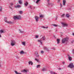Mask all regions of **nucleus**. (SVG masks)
<instances>
[{"label":"nucleus","instance_id":"nucleus-19","mask_svg":"<svg viewBox=\"0 0 74 74\" xmlns=\"http://www.w3.org/2000/svg\"><path fill=\"white\" fill-rule=\"evenodd\" d=\"M57 44H59L60 42V39H57Z\"/></svg>","mask_w":74,"mask_h":74},{"label":"nucleus","instance_id":"nucleus-26","mask_svg":"<svg viewBox=\"0 0 74 74\" xmlns=\"http://www.w3.org/2000/svg\"><path fill=\"white\" fill-rule=\"evenodd\" d=\"M65 16V14H63L61 15V17L62 18H64V17Z\"/></svg>","mask_w":74,"mask_h":74},{"label":"nucleus","instance_id":"nucleus-27","mask_svg":"<svg viewBox=\"0 0 74 74\" xmlns=\"http://www.w3.org/2000/svg\"><path fill=\"white\" fill-rule=\"evenodd\" d=\"M22 44H23V45H26V44L25 43V42H22Z\"/></svg>","mask_w":74,"mask_h":74},{"label":"nucleus","instance_id":"nucleus-32","mask_svg":"<svg viewBox=\"0 0 74 74\" xmlns=\"http://www.w3.org/2000/svg\"><path fill=\"white\" fill-rule=\"evenodd\" d=\"M15 7H16V8H19V7H21V5H18L16 6Z\"/></svg>","mask_w":74,"mask_h":74},{"label":"nucleus","instance_id":"nucleus-23","mask_svg":"<svg viewBox=\"0 0 74 74\" xmlns=\"http://www.w3.org/2000/svg\"><path fill=\"white\" fill-rule=\"evenodd\" d=\"M20 53L21 54H23L24 53H25V52H24L23 51H21L20 52Z\"/></svg>","mask_w":74,"mask_h":74},{"label":"nucleus","instance_id":"nucleus-17","mask_svg":"<svg viewBox=\"0 0 74 74\" xmlns=\"http://www.w3.org/2000/svg\"><path fill=\"white\" fill-rule=\"evenodd\" d=\"M7 23H8V24H11L12 23V22L11 21H7Z\"/></svg>","mask_w":74,"mask_h":74},{"label":"nucleus","instance_id":"nucleus-9","mask_svg":"<svg viewBox=\"0 0 74 74\" xmlns=\"http://www.w3.org/2000/svg\"><path fill=\"white\" fill-rule=\"evenodd\" d=\"M62 25H63V26H64L67 27V26H68V25L67 24L64 23H62Z\"/></svg>","mask_w":74,"mask_h":74},{"label":"nucleus","instance_id":"nucleus-35","mask_svg":"<svg viewBox=\"0 0 74 74\" xmlns=\"http://www.w3.org/2000/svg\"><path fill=\"white\" fill-rule=\"evenodd\" d=\"M10 4L11 6H12L13 5H14V4H13V3H10Z\"/></svg>","mask_w":74,"mask_h":74},{"label":"nucleus","instance_id":"nucleus-53","mask_svg":"<svg viewBox=\"0 0 74 74\" xmlns=\"http://www.w3.org/2000/svg\"><path fill=\"white\" fill-rule=\"evenodd\" d=\"M72 34L74 36V33H73V34Z\"/></svg>","mask_w":74,"mask_h":74},{"label":"nucleus","instance_id":"nucleus-24","mask_svg":"<svg viewBox=\"0 0 74 74\" xmlns=\"http://www.w3.org/2000/svg\"><path fill=\"white\" fill-rule=\"evenodd\" d=\"M40 66H41V65H38L36 66V68L37 69H38V68H40Z\"/></svg>","mask_w":74,"mask_h":74},{"label":"nucleus","instance_id":"nucleus-25","mask_svg":"<svg viewBox=\"0 0 74 74\" xmlns=\"http://www.w3.org/2000/svg\"><path fill=\"white\" fill-rule=\"evenodd\" d=\"M4 33V31L3 30H0V33L1 34V33Z\"/></svg>","mask_w":74,"mask_h":74},{"label":"nucleus","instance_id":"nucleus-16","mask_svg":"<svg viewBox=\"0 0 74 74\" xmlns=\"http://www.w3.org/2000/svg\"><path fill=\"white\" fill-rule=\"evenodd\" d=\"M7 18L6 17H5V18L4 19V21L5 22H7Z\"/></svg>","mask_w":74,"mask_h":74},{"label":"nucleus","instance_id":"nucleus-45","mask_svg":"<svg viewBox=\"0 0 74 74\" xmlns=\"http://www.w3.org/2000/svg\"><path fill=\"white\" fill-rule=\"evenodd\" d=\"M47 3H49V1H50V0H47Z\"/></svg>","mask_w":74,"mask_h":74},{"label":"nucleus","instance_id":"nucleus-55","mask_svg":"<svg viewBox=\"0 0 74 74\" xmlns=\"http://www.w3.org/2000/svg\"><path fill=\"white\" fill-rule=\"evenodd\" d=\"M57 18H58V17H56V20L57 19Z\"/></svg>","mask_w":74,"mask_h":74},{"label":"nucleus","instance_id":"nucleus-11","mask_svg":"<svg viewBox=\"0 0 74 74\" xmlns=\"http://www.w3.org/2000/svg\"><path fill=\"white\" fill-rule=\"evenodd\" d=\"M28 71V70H26L25 69H24L22 71V72H23V73H27V72Z\"/></svg>","mask_w":74,"mask_h":74},{"label":"nucleus","instance_id":"nucleus-13","mask_svg":"<svg viewBox=\"0 0 74 74\" xmlns=\"http://www.w3.org/2000/svg\"><path fill=\"white\" fill-rule=\"evenodd\" d=\"M44 49H45V50H46V51H49V49H48V48H47L46 47H44Z\"/></svg>","mask_w":74,"mask_h":74},{"label":"nucleus","instance_id":"nucleus-33","mask_svg":"<svg viewBox=\"0 0 74 74\" xmlns=\"http://www.w3.org/2000/svg\"><path fill=\"white\" fill-rule=\"evenodd\" d=\"M40 18H43L44 16L43 15H40Z\"/></svg>","mask_w":74,"mask_h":74},{"label":"nucleus","instance_id":"nucleus-29","mask_svg":"<svg viewBox=\"0 0 74 74\" xmlns=\"http://www.w3.org/2000/svg\"><path fill=\"white\" fill-rule=\"evenodd\" d=\"M40 0H37V1H36V4H38V3H39V1H40Z\"/></svg>","mask_w":74,"mask_h":74},{"label":"nucleus","instance_id":"nucleus-48","mask_svg":"<svg viewBox=\"0 0 74 74\" xmlns=\"http://www.w3.org/2000/svg\"><path fill=\"white\" fill-rule=\"evenodd\" d=\"M53 74H57V73H55V72H54L53 73Z\"/></svg>","mask_w":74,"mask_h":74},{"label":"nucleus","instance_id":"nucleus-49","mask_svg":"<svg viewBox=\"0 0 74 74\" xmlns=\"http://www.w3.org/2000/svg\"><path fill=\"white\" fill-rule=\"evenodd\" d=\"M9 8H11V9H12V8H11V7L10 6H9Z\"/></svg>","mask_w":74,"mask_h":74},{"label":"nucleus","instance_id":"nucleus-1","mask_svg":"<svg viewBox=\"0 0 74 74\" xmlns=\"http://www.w3.org/2000/svg\"><path fill=\"white\" fill-rule=\"evenodd\" d=\"M69 39V38L68 37H66L65 38H63L62 40V44H65L66 42H68Z\"/></svg>","mask_w":74,"mask_h":74},{"label":"nucleus","instance_id":"nucleus-6","mask_svg":"<svg viewBox=\"0 0 74 74\" xmlns=\"http://www.w3.org/2000/svg\"><path fill=\"white\" fill-rule=\"evenodd\" d=\"M35 55L36 57V58H38L40 57V55H39V54L38 53L37 51H36L35 52Z\"/></svg>","mask_w":74,"mask_h":74},{"label":"nucleus","instance_id":"nucleus-42","mask_svg":"<svg viewBox=\"0 0 74 74\" xmlns=\"http://www.w3.org/2000/svg\"><path fill=\"white\" fill-rule=\"evenodd\" d=\"M29 8H30L31 9H32V6H30L29 7Z\"/></svg>","mask_w":74,"mask_h":74},{"label":"nucleus","instance_id":"nucleus-28","mask_svg":"<svg viewBox=\"0 0 74 74\" xmlns=\"http://www.w3.org/2000/svg\"><path fill=\"white\" fill-rule=\"evenodd\" d=\"M19 13L20 14H22L23 13V11H19Z\"/></svg>","mask_w":74,"mask_h":74},{"label":"nucleus","instance_id":"nucleus-57","mask_svg":"<svg viewBox=\"0 0 74 74\" xmlns=\"http://www.w3.org/2000/svg\"><path fill=\"white\" fill-rule=\"evenodd\" d=\"M1 0H0V1H1Z\"/></svg>","mask_w":74,"mask_h":74},{"label":"nucleus","instance_id":"nucleus-21","mask_svg":"<svg viewBox=\"0 0 74 74\" xmlns=\"http://www.w3.org/2000/svg\"><path fill=\"white\" fill-rule=\"evenodd\" d=\"M42 71H47V69L45 68H43L42 69Z\"/></svg>","mask_w":74,"mask_h":74},{"label":"nucleus","instance_id":"nucleus-18","mask_svg":"<svg viewBox=\"0 0 74 74\" xmlns=\"http://www.w3.org/2000/svg\"><path fill=\"white\" fill-rule=\"evenodd\" d=\"M41 27H42V28H43L44 29H48V27H45L44 26H42Z\"/></svg>","mask_w":74,"mask_h":74},{"label":"nucleus","instance_id":"nucleus-8","mask_svg":"<svg viewBox=\"0 0 74 74\" xmlns=\"http://www.w3.org/2000/svg\"><path fill=\"white\" fill-rule=\"evenodd\" d=\"M68 56L69 60V61H71L72 60V57L70 56L69 55H68Z\"/></svg>","mask_w":74,"mask_h":74},{"label":"nucleus","instance_id":"nucleus-50","mask_svg":"<svg viewBox=\"0 0 74 74\" xmlns=\"http://www.w3.org/2000/svg\"><path fill=\"white\" fill-rule=\"evenodd\" d=\"M1 34H0V38H1Z\"/></svg>","mask_w":74,"mask_h":74},{"label":"nucleus","instance_id":"nucleus-41","mask_svg":"<svg viewBox=\"0 0 74 74\" xmlns=\"http://www.w3.org/2000/svg\"><path fill=\"white\" fill-rule=\"evenodd\" d=\"M41 53L42 54V53H44V51H41Z\"/></svg>","mask_w":74,"mask_h":74},{"label":"nucleus","instance_id":"nucleus-37","mask_svg":"<svg viewBox=\"0 0 74 74\" xmlns=\"http://www.w3.org/2000/svg\"><path fill=\"white\" fill-rule=\"evenodd\" d=\"M2 7H0V11H2Z\"/></svg>","mask_w":74,"mask_h":74},{"label":"nucleus","instance_id":"nucleus-44","mask_svg":"<svg viewBox=\"0 0 74 74\" xmlns=\"http://www.w3.org/2000/svg\"><path fill=\"white\" fill-rule=\"evenodd\" d=\"M73 53L74 54V49L72 51Z\"/></svg>","mask_w":74,"mask_h":74},{"label":"nucleus","instance_id":"nucleus-7","mask_svg":"<svg viewBox=\"0 0 74 74\" xmlns=\"http://www.w3.org/2000/svg\"><path fill=\"white\" fill-rule=\"evenodd\" d=\"M35 19L36 20V22H38V21H39V17L37 16H35Z\"/></svg>","mask_w":74,"mask_h":74},{"label":"nucleus","instance_id":"nucleus-31","mask_svg":"<svg viewBox=\"0 0 74 74\" xmlns=\"http://www.w3.org/2000/svg\"><path fill=\"white\" fill-rule=\"evenodd\" d=\"M53 26H54L55 27H57V26H58V25L55 24H53Z\"/></svg>","mask_w":74,"mask_h":74},{"label":"nucleus","instance_id":"nucleus-36","mask_svg":"<svg viewBox=\"0 0 74 74\" xmlns=\"http://www.w3.org/2000/svg\"><path fill=\"white\" fill-rule=\"evenodd\" d=\"M19 31H20V33H23V32L21 31V29H19Z\"/></svg>","mask_w":74,"mask_h":74},{"label":"nucleus","instance_id":"nucleus-3","mask_svg":"<svg viewBox=\"0 0 74 74\" xmlns=\"http://www.w3.org/2000/svg\"><path fill=\"white\" fill-rule=\"evenodd\" d=\"M13 18L14 20H16V19H17V20H19L21 18V16H14Z\"/></svg>","mask_w":74,"mask_h":74},{"label":"nucleus","instance_id":"nucleus-47","mask_svg":"<svg viewBox=\"0 0 74 74\" xmlns=\"http://www.w3.org/2000/svg\"><path fill=\"white\" fill-rule=\"evenodd\" d=\"M65 62H62V64H64V63H65Z\"/></svg>","mask_w":74,"mask_h":74},{"label":"nucleus","instance_id":"nucleus-46","mask_svg":"<svg viewBox=\"0 0 74 74\" xmlns=\"http://www.w3.org/2000/svg\"><path fill=\"white\" fill-rule=\"evenodd\" d=\"M74 42V40H73L71 41V43H73Z\"/></svg>","mask_w":74,"mask_h":74},{"label":"nucleus","instance_id":"nucleus-38","mask_svg":"<svg viewBox=\"0 0 74 74\" xmlns=\"http://www.w3.org/2000/svg\"><path fill=\"white\" fill-rule=\"evenodd\" d=\"M60 2V0H58L57 1L58 3H59Z\"/></svg>","mask_w":74,"mask_h":74},{"label":"nucleus","instance_id":"nucleus-4","mask_svg":"<svg viewBox=\"0 0 74 74\" xmlns=\"http://www.w3.org/2000/svg\"><path fill=\"white\" fill-rule=\"evenodd\" d=\"M68 67H69V68H71V69H73V68L74 67V64H73V63H70L68 66Z\"/></svg>","mask_w":74,"mask_h":74},{"label":"nucleus","instance_id":"nucleus-30","mask_svg":"<svg viewBox=\"0 0 74 74\" xmlns=\"http://www.w3.org/2000/svg\"><path fill=\"white\" fill-rule=\"evenodd\" d=\"M70 16V15H69V14H67L66 15V17H67V18H69Z\"/></svg>","mask_w":74,"mask_h":74},{"label":"nucleus","instance_id":"nucleus-56","mask_svg":"<svg viewBox=\"0 0 74 74\" xmlns=\"http://www.w3.org/2000/svg\"><path fill=\"white\" fill-rule=\"evenodd\" d=\"M40 47V46H39V47Z\"/></svg>","mask_w":74,"mask_h":74},{"label":"nucleus","instance_id":"nucleus-54","mask_svg":"<svg viewBox=\"0 0 74 74\" xmlns=\"http://www.w3.org/2000/svg\"><path fill=\"white\" fill-rule=\"evenodd\" d=\"M53 49H55V48L54 47V48H53Z\"/></svg>","mask_w":74,"mask_h":74},{"label":"nucleus","instance_id":"nucleus-39","mask_svg":"<svg viewBox=\"0 0 74 74\" xmlns=\"http://www.w3.org/2000/svg\"><path fill=\"white\" fill-rule=\"evenodd\" d=\"M60 2V0H58L57 1L58 3H59Z\"/></svg>","mask_w":74,"mask_h":74},{"label":"nucleus","instance_id":"nucleus-20","mask_svg":"<svg viewBox=\"0 0 74 74\" xmlns=\"http://www.w3.org/2000/svg\"><path fill=\"white\" fill-rule=\"evenodd\" d=\"M24 5H25V6L27 7V5H28V3L27 2H26L25 3H24Z\"/></svg>","mask_w":74,"mask_h":74},{"label":"nucleus","instance_id":"nucleus-2","mask_svg":"<svg viewBox=\"0 0 74 74\" xmlns=\"http://www.w3.org/2000/svg\"><path fill=\"white\" fill-rule=\"evenodd\" d=\"M45 40V36H43L42 38H40V40H38V42H40L41 44V45H42V41H44Z\"/></svg>","mask_w":74,"mask_h":74},{"label":"nucleus","instance_id":"nucleus-14","mask_svg":"<svg viewBox=\"0 0 74 74\" xmlns=\"http://www.w3.org/2000/svg\"><path fill=\"white\" fill-rule=\"evenodd\" d=\"M35 60L37 62H38V63L40 62V61L38 59H37V58H35Z\"/></svg>","mask_w":74,"mask_h":74},{"label":"nucleus","instance_id":"nucleus-10","mask_svg":"<svg viewBox=\"0 0 74 74\" xmlns=\"http://www.w3.org/2000/svg\"><path fill=\"white\" fill-rule=\"evenodd\" d=\"M28 63L30 65V64H31V65H33V62H32V61H29V62H28Z\"/></svg>","mask_w":74,"mask_h":74},{"label":"nucleus","instance_id":"nucleus-5","mask_svg":"<svg viewBox=\"0 0 74 74\" xmlns=\"http://www.w3.org/2000/svg\"><path fill=\"white\" fill-rule=\"evenodd\" d=\"M16 44V42L14 40H12L11 42V45L12 46H14Z\"/></svg>","mask_w":74,"mask_h":74},{"label":"nucleus","instance_id":"nucleus-12","mask_svg":"<svg viewBox=\"0 0 74 74\" xmlns=\"http://www.w3.org/2000/svg\"><path fill=\"white\" fill-rule=\"evenodd\" d=\"M66 0H63V5H65V4H66Z\"/></svg>","mask_w":74,"mask_h":74},{"label":"nucleus","instance_id":"nucleus-22","mask_svg":"<svg viewBox=\"0 0 74 74\" xmlns=\"http://www.w3.org/2000/svg\"><path fill=\"white\" fill-rule=\"evenodd\" d=\"M48 5L49 6H50V5H51V6H52V3H49V2H48Z\"/></svg>","mask_w":74,"mask_h":74},{"label":"nucleus","instance_id":"nucleus-51","mask_svg":"<svg viewBox=\"0 0 74 74\" xmlns=\"http://www.w3.org/2000/svg\"><path fill=\"white\" fill-rule=\"evenodd\" d=\"M1 67V64H0V67Z\"/></svg>","mask_w":74,"mask_h":74},{"label":"nucleus","instance_id":"nucleus-34","mask_svg":"<svg viewBox=\"0 0 74 74\" xmlns=\"http://www.w3.org/2000/svg\"><path fill=\"white\" fill-rule=\"evenodd\" d=\"M35 38H38V35H36L35 36Z\"/></svg>","mask_w":74,"mask_h":74},{"label":"nucleus","instance_id":"nucleus-40","mask_svg":"<svg viewBox=\"0 0 74 74\" xmlns=\"http://www.w3.org/2000/svg\"><path fill=\"white\" fill-rule=\"evenodd\" d=\"M15 73L16 74H18V73H18V72L16 71H15Z\"/></svg>","mask_w":74,"mask_h":74},{"label":"nucleus","instance_id":"nucleus-52","mask_svg":"<svg viewBox=\"0 0 74 74\" xmlns=\"http://www.w3.org/2000/svg\"><path fill=\"white\" fill-rule=\"evenodd\" d=\"M59 69L60 70H62V69L60 68Z\"/></svg>","mask_w":74,"mask_h":74},{"label":"nucleus","instance_id":"nucleus-15","mask_svg":"<svg viewBox=\"0 0 74 74\" xmlns=\"http://www.w3.org/2000/svg\"><path fill=\"white\" fill-rule=\"evenodd\" d=\"M18 3L20 4H22V0H19L18 1Z\"/></svg>","mask_w":74,"mask_h":74},{"label":"nucleus","instance_id":"nucleus-43","mask_svg":"<svg viewBox=\"0 0 74 74\" xmlns=\"http://www.w3.org/2000/svg\"><path fill=\"white\" fill-rule=\"evenodd\" d=\"M60 7H62V4L60 3Z\"/></svg>","mask_w":74,"mask_h":74}]
</instances>
